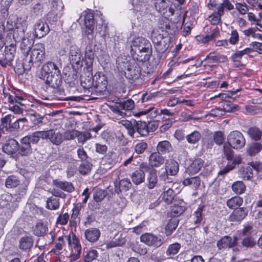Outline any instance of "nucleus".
Instances as JSON below:
<instances>
[{"label":"nucleus","mask_w":262,"mask_h":262,"mask_svg":"<svg viewBox=\"0 0 262 262\" xmlns=\"http://www.w3.org/2000/svg\"><path fill=\"white\" fill-rule=\"evenodd\" d=\"M130 48L133 59L141 62H145L149 59L151 46L147 39L142 37L135 38L132 41Z\"/></svg>","instance_id":"obj_1"},{"label":"nucleus","mask_w":262,"mask_h":262,"mask_svg":"<svg viewBox=\"0 0 262 262\" xmlns=\"http://www.w3.org/2000/svg\"><path fill=\"white\" fill-rule=\"evenodd\" d=\"M227 143L224 144V154L227 160L232 158L231 148L238 149L244 147L246 141L243 135L239 132L234 130L231 132L227 136Z\"/></svg>","instance_id":"obj_2"},{"label":"nucleus","mask_w":262,"mask_h":262,"mask_svg":"<svg viewBox=\"0 0 262 262\" xmlns=\"http://www.w3.org/2000/svg\"><path fill=\"white\" fill-rule=\"evenodd\" d=\"M40 140L37 132L23 137L20 140L19 154L23 156H29L32 154L34 148L31 144H36Z\"/></svg>","instance_id":"obj_3"},{"label":"nucleus","mask_w":262,"mask_h":262,"mask_svg":"<svg viewBox=\"0 0 262 262\" xmlns=\"http://www.w3.org/2000/svg\"><path fill=\"white\" fill-rule=\"evenodd\" d=\"M211 7L215 8L216 11L212 13L208 17V20L213 25H217L221 20V16L224 14L225 9L231 10L234 8L233 5L229 0H222L219 4H211Z\"/></svg>","instance_id":"obj_4"},{"label":"nucleus","mask_w":262,"mask_h":262,"mask_svg":"<svg viewBox=\"0 0 262 262\" xmlns=\"http://www.w3.org/2000/svg\"><path fill=\"white\" fill-rule=\"evenodd\" d=\"M135 60L134 59L129 60L126 62L124 61L120 62L119 59L117 60L121 69L126 70L125 72L126 78L133 80L138 79L140 77L141 73L139 65Z\"/></svg>","instance_id":"obj_5"},{"label":"nucleus","mask_w":262,"mask_h":262,"mask_svg":"<svg viewBox=\"0 0 262 262\" xmlns=\"http://www.w3.org/2000/svg\"><path fill=\"white\" fill-rule=\"evenodd\" d=\"M107 84L106 76L102 72H98L95 74L93 80L91 78L89 79L88 83L82 82V86L88 89L94 85L99 92H103L106 90Z\"/></svg>","instance_id":"obj_6"},{"label":"nucleus","mask_w":262,"mask_h":262,"mask_svg":"<svg viewBox=\"0 0 262 262\" xmlns=\"http://www.w3.org/2000/svg\"><path fill=\"white\" fill-rule=\"evenodd\" d=\"M134 106V101L131 99H128L124 101L116 102L113 105H109V107L114 113L122 117H125L127 116L126 111L132 110Z\"/></svg>","instance_id":"obj_7"},{"label":"nucleus","mask_w":262,"mask_h":262,"mask_svg":"<svg viewBox=\"0 0 262 262\" xmlns=\"http://www.w3.org/2000/svg\"><path fill=\"white\" fill-rule=\"evenodd\" d=\"M29 62L37 64L43 61L45 58V48L43 43H36L31 50Z\"/></svg>","instance_id":"obj_8"},{"label":"nucleus","mask_w":262,"mask_h":262,"mask_svg":"<svg viewBox=\"0 0 262 262\" xmlns=\"http://www.w3.org/2000/svg\"><path fill=\"white\" fill-rule=\"evenodd\" d=\"M37 132L40 139L49 140L53 144L56 145H60L63 140L62 135L54 129Z\"/></svg>","instance_id":"obj_9"},{"label":"nucleus","mask_w":262,"mask_h":262,"mask_svg":"<svg viewBox=\"0 0 262 262\" xmlns=\"http://www.w3.org/2000/svg\"><path fill=\"white\" fill-rule=\"evenodd\" d=\"M63 8L61 0H56L53 4L51 11L48 14L47 19L49 21L52 23L57 21L63 14Z\"/></svg>","instance_id":"obj_10"},{"label":"nucleus","mask_w":262,"mask_h":262,"mask_svg":"<svg viewBox=\"0 0 262 262\" xmlns=\"http://www.w3.org/2000/svg\"><path fill=\"white\" fill-rule=\"evenodd\" d=\"M69 245L71 248L72 260L77 259L80 255L81 247L79 239L75 234L72 233L67 237Z\"/></svg>","instance_id":"obj_11"},{"label":"nucleus","mask_w":262,"mask_h":262,"mask_svg":"<svg viewBox=\"0 0 262 262\" xmlns=\"http://www.w3.org/2000/svg\"><path fill=\"white\" fill-rule=\"evenodd\" d=\"M79 20L83 21L85 26V33L88 35L92 36L94 29V18L92 12L90 10L83 11L80 16Z\"/></svg>","instance_id":"obj_12"},{"label":"nucleus","mask_w":262,"mask_h":262,"mask_svg":"<svg viewBox=\"0 0 262 262\" xmlns=\"http://www.w3.org/2000/svg\"><path fill=\"white\" fill-rule=\"evenodd\" d=\"M155 34H152V41L156 44V50L160 53H163L169 47L170 38L169 37H163L159 34L158 36L155 37Z\"/></svg>","instance_id":"obj_13"},{"label":"nucleus","mask_w":262,"mask_h":262,"mask_svg":"<svg viewBox=\"0 0 262 262\" xmlns=\"http://www.w3.org/2000/svg\"><path fill=\"white\" fill-rule=\"evenodd\" d=\"M165 171L163 172L160 177L165 179L168 178V174L175 176L179 171V166L177 162L173 160H167L165 165Z\"/></svg>","instance_id":"obj_14"},{"label":"nucleus","mask_w":262,"mask_h":262,"mask_svg":"<svg viewBox=\"0 0 262 262\" xmlns=\"http://www.w3.org/2000/svg\"><path fill=\"white\" fill-rule=\"evenodd\" d=\"M140 240L147 245L155 247H160L163 244V240L161 237L148 233L142 234L140 237Z\"/></svg>","instance_id":"obj_15"},{"label":"nucleus","mask_w":262,"mask_h":262,"mask_svg":"<svg viewBox=\"0 0 262 262\" xmlns=\"http://www.w3.org/2000/svg\"><path fill=\"white\" fill-rule=\"evenodd\" d=\"M60 72L58 67L54 62L48 61L43 64L41 69L40 78L47 77L49 75H54Z\"/></svg>","instance_id":"obj_16"},{"label":"nucleus","mask_w":262,"mask_h":262,"mask_svg":"<svg viewBox=\"0 0 262 262\" xmlns=\"http://www.w3.org/2000/svg\"><path fill=\"white\" fill-rule=\"evenodd\" d=\"M48 24L42 20H38L34 25V32L37 37L41 38L49 32Z\"/></svg>","instance_id":"obj_17"},{"label":"nucleus","mask_w":262,"mask_h":262,"mask_svg":"<svg viewBox=\"0 0 262 262\" xmlns=\"http://www.w3.org/2000/svg\"><path fill=\"white\" fill-rule=\"evenodd\" d=\"M46 81V83L50 86L56 89L58 88L62 83L61 73L49 75L47 77L41 78Z\"/></svg>","instance_id":"obj_18"},{"label":"nucleus","mask_w":262,"mask_h":262,"mask_svg":"<svg viewBox=\"0 0 262 262\" xmlns=\"http://www.w3.org/2000/svg\"><path fill=\"white\" fill-rule=\"evenodd\" d=\"M203 165V161L201 159H196L193 161L184 173L183 176L193 175L199 171Z\"/></svg>","instance_id":"obj_19"},{"label":"nucleus","mask_w":262,"mask_h":262,"mask_svg":"<svg viewBox=\"0 0 262 262\" xmlns=\"http://www.w3.org/2000/svg\"><path fill=\"white\" fill-rule=\"evenodd\" d=\"M164 162V158L158 152H153L149 157V164L152 168L161 166Z\"/></svg>","instance_id":"obj_20"},{"label":"nucleus","mask_w":262,"mask_h":262,"mask_svg":"<svg viewBox=\"0 0 262 262\" xmlns=\"http://www.w3.org/2000/svg\"><path fill=\"white\" fill-rule=\"evenodd\" d=\"M172 183L168 182L167 185L166 183L163 186L164 192L162 196L163 201L167 204H170L172 202L174 194L173 189L171 188Z\"/></svg>","instance_id":"obj_21"},{"label":"nucleus","mask_w":262,"mask_h":262,"mask_svg":"<svg viewBox=\"0 0 262 262\" xmlns=\"http://www.w3.org/2000/svg\"><path fill=\"white\" fill-rule=\"evenodd\" d=\"M237 241L236 237L232 238L229 236H226L217 242V245L219 249L230 248L236 244Z\"/></svg>","instance_id":"obj_22"},{"label":"nucleus","mask_w":262,"mask_h":262,"mask_svg":"<svg viewBox=\"0 0 262 262\" xmlns=\"http://www.w3.org/2000/svg\"><path fill=\"white\" fill-rule=\"evenodd\" d=\"M18 145L19 144L17 141L10 139L6 141L3 147V150L8 155L13 154L18 149Z\"/></svg>","instance_id":"obj_23"},{"label":"nucleus","mask_w":262,"mask_h":262,"mask_svg":"<svg viewBox=\"0 0 262 262\" xmlns=\"http://www.w3.org/2000/svg\"><path fill=\"white\" fill-rule=\"evenodd\" d=\"M81 54L76 46H72L70 47L69 53V58L73 64H79L81 61Z\"/></svg>","instance_id":"obj_24"},{"label":"nucleus","mask_w":262,"mask_h":262,"mask_svg":"<svg viewBox=\"0 0 262 262\" xmlns=\"http://www.w3.org/2000/svg\"><path fill=\"white\" fill-rule=\"evenodd\" d=\"M133 114L135 117H139L141 116L148 115L151 118H155L158 115V111L154 106H150L142 111H134Z\"/></svg>","instance_id":"obj_25"},{"label":"nucleus","mask_w":262,"mask_h":262,"mask_svg":"<svg viewBox=\"0 0 262 262\" xmlns=\"http://www.w3.org/2000/svg\"><path fill=\"white\" fill-rule=\"evenodd\" d=\"M248 211L244 208H240L235 210L229 216V220L231 222L241 221L247 215Z\"/></svg>","instance_id":"obj_26"},{"label":"nucleus","mask_w":262,"mask_h":262,"mask_svg":"<svg viewBox=\"0 0 262 262\" xmlns=\"http://www.w3.org/2000/svg\"><path fill=\"white\" fill-rule=\"evenodd\" d=\"M86 239L90 242L97 241L100 235V231L97 228H91L86 229L84 232Z\"/></svg>","instance_id":"obj_27"},{"label":"nucleus","mask_w":262,"mask_h":262,"mask_svg":"<svg viewBox=\"0 0 262 262\" xmlns=\"http://www.w3.org/2000/svg\"><path fill=\"white\" fill-rule=\"evenodd\" d=\"M260 164L257 163L251 162L250 166L245 168L243 170V178L244 180H249L253 177L252 169L259 171Z\"/></svg>","instance_id":"obj_28"},{"label":"nucleus","mask_w":262,"mask_h":262,"mask_svg":"<svg viewBox=\"0 0 262 262\" xmlns=\"http://www.w3.org/2000/svg\"><path fill=\"white\" fill-rule=\"evenodd\" d=\"M53 184L56 187L69 192H72L74 190V187L71 182L66 181H59L55 180L53 181Z\"/></svg>","instance_id":"obj_29"},{"label":"nucleus","mask_w":262,"mask_h":262,"mask_svg":"<svg viewBox=\"0 0 262 262\" xmlns=\"http://www.w3.org/2000/svg\"><path fill=\"white\" fill-rule=\"evenodd\" d=\"M158 183L157 170L155 169H150L147 178V186L149 189L156 187Z\"/></svg>","instance_id":"obj_30"},{"label":"nucleus","mask_w":262,"mask_h":262,"mask_svg":"<svg viewBox=\"0 0 262 262\" xmlns=\"http://www.w3.org/2000/svg\"><path fill=\"white\" fill-rule=\"evenodd\" d=\"M184 180L182 181V184L184 186H189L193 189H197L201 184V180L198 177H184Z\"/></svg>","instance_id":"obj_31"},{"label":"nucleus","mask_w":262,"mask_h":262,"mask_svg":"<svg viewBox=\"0 0 262 262\" xmlns=\"http://www.w3.org/2000/svg\"><path fill=\"white\" fill-rule=\"evenodd\" d=\"M243 203V198L238 196H236L228 200L226 204L230 209H235L241 206Z\"/></svg>","instance_id":"obj_32"},{"label":"nucleus","mask_w":262,"mask_h":262,"mask_svg":"<svg viewBox=\"0 0 262 262\" xmlns=\"http://www.w3.org/2000/svg\"><path fill=\"white\" fill-rule=\"evenodd\" d=\"M131 178L135 184L139 185L144 181V172L141 170H136L131 174Z\"/></svg>","instance_id":"obj_33"},{"label":"nucleus","mask_w":262,"mask_h":262,"mask_svg":"<svg viewBox=\"0 0 262 262\" xmlns=\"http://www.w3.org/2000/svg\"><path fill=\"white\" fill-rule=\"evenodd\" d=\"M170 143L167 140H164L159 142L157 146L158 152L164 154L169 152L171 149Z\"/></svg>","instance_id":"obj_34"},{"label":"nucleus","mask_w":262,"mask_h":262,"mask_svg":"<svg viewBox=\"0 0 262 262\" xmlns=\"http://www.w3.org/2000/svg\"><path fill=\"white\" fill-rule=\"evenodd\" d=\"M15 51L16 46L14 43H11L10 45L6 46L5 58L8 62H11L13 60Z\"/></svg>","instance_id":"obj_35"},{"label":"nucleus","mask_w":262,"mask_h":262,"mask_svg":"<svg viewBox=\"0 0 262 262\" xmlns=\"http://www.w3.org/2000/svg\"><path fill=\"white\" fill-rule=\"evenodd\" d=\"M14 116L11 115H7L4 118L2 119L1 124H0L3 131L11 129V122L14 121Z\"/></svg>","instance_id":"obj_36"},{"label":"nucleus","mask_w":262,"mask_h":262,"mask_svg":"<svg viewBox=\"0 0 262 262\" xmlns=\"http://www.w3.org/2000/svg\"><path fill=\"white\" fill-rule=\"evenodd\" d=\"M178 223V220L176 218H172L169 221L165 227V233L167 236L171 235L172 232L176 230Z\"/></svg>","instance_id":"obj_37"},{"label":"nucleus","mask_w":262,"mask_h":262,"mask_svg":"<svg viewBox=\"0 0 262 262\" xmlns=\"http://www.w3.org/2000/svg\"><path fill=\"white\" fill-rule=\"evenodd\" d=\"M33 43L31 39L27 38H24L22 39L20 45V48L24 54L28 55L31 51V47L32 46Z\"/></svg>","instance_id":"obj_38"},{"label":"nucleus","mask_w":262,"mask_h":262,"mask_svg":"<svg viewBox=\"0 0 262 262\" xmlns=\"http://www.w3.org/2000/svg\"><path fill=\"white\" fill-rule=\"evenodd\" d=\"M135 128L141 136H146L149 133V129L145 122H136Z\"/></svg>","instance_id":"obj_39"},{"label":"nucleus","mask_w":262,"mask_h":262,"mask_svg":"<svg viewBox=\"0 0 262 262\" xmlns=\"http://www.w3.org/2000/svg\"><path fill=\"white\" fill-rule=\"evenodd\" d=\"M33 245V241L31 237L26 236L20 238L19 241V248L23 250H27Z\"/></svg>","instance_id":"obj_40"},{"label":"nucleus","mask_w":262,"mask_h":262,"mask_svg":"<svg viewBox=\"0 0 262 262\" xmlns=\"http://www.w3.org/2000/svg\"><path fill=\"white\" fill-rule=\"evenodd\" d=\"M48 231V227L42 223H37L33 229V233L37 236H42Z\"/></svg>","instance_id":"obj_41"},{"label":"nucleus","mask_w":262,"mask_h":262,"mask_svg":"<svg viewBox=\"0 0 262 262\" xmlns=\"http://www.w3.org/2000/svg\"><path fill=\"white\" fill-rule=\"evenodd\" d=\"M181 248V245L178 243L172 244L168 247L166 250V254L169 257H172L177 254Z\"/></svg>","instance_id":"obj_42"},{"label":"nucleus","mask_w":262,"mask_h":262,"mask_svg":"<svg viewBox=\"0 0 262 262\" xmlns=\"http://www.w3.org/2000/svg\"><path fill=\"white\" fill-rule=\"evenodd\" d=\"M262 149V145L259 143H253L250 145L247 151L250 156H253L258 153Z\"/></svg>","instance_id":"obj_43"},{"label":"nucleus","mask_w":262,"mask_h":262,"mask_svg":"<svg viewBox=\"0 0 262 262\" xmlns=\"http://www.w3.org/2000/svg\"><path fill=\"white\" fill-rule=\"evenodd\" d=\"M59 206V199L51 197L47 200V207L50 210H56Z\"/></svg>","instance_id":"obj_44"},{"label":"nucleus","mask_w":262,"mask_h":262,"mask_svg":"<svg viewBox=\"0 0 262 262\" xmlns=\"http://www.w3.org/2000/svg\"><path fill=\"white\" fill-rule=\"evenodd\" d=\"M19 184L18 178L12 175L9 176L6 180L5 186L7 188H13L17 186Z\"/></svg>","instance_id":"obj_45"},{"label":"nucleus","mask_w":262,"mask_h":262,"mask_svg":"<svg viewBox=\"0 0 262 262\" xmlns=\"http://www.w3.org/2000/svg\"><path fill=\"white\" fill-rule=\"evenodd\" d=\"M219 34V29H214L212 33L210 35L205 36H198L196 38L198 40H201L203 43H207L210 40L213 39Z\"/></svg>","instance_id":"obj_46"},{"label":"nucleus","mask_w":262,"mask_h":262,"mask_svg":"<svg viewBox=\"0 0 262 262\" xmlns=\"http://www.w3.org/2000/svg\"><path fill=\"white\" fill-rule=\"evenodd\" d=\"M248 133L249 136L254 140H259L262 136V133L260 130L256 127L250 128Z\"/></svg>","instance_id":"obj_47"},{"label":"nucleus","mask_w":262,"mask_h":262,"mask_svg":"<svg viewBox=\"0 0 262 262\" xmlns=\"http://www.w3.org/2000/svg\"><path fill=\"white\" fill-rule=\"evenodd\" d=\"M232 189L236 194H242L245 191L246 186L243 182L236 181L232 184Z\"/></svg>","instance_id":"obj_48"},{"label":"nucleus","mask_w":262,"mask_h":262,"mask_svg":"<svg viewBox=\"0 0 262 262\" xmlns=\"http://www.w3.org/2000/svg\"><path fill=\"white\" fill-rule=\"evenodd\" d=\"M236 92L237 91H231L228 94L221 93L218 96H215L214 97H219L222 100L225 101V102H231L235 99V97H233V96Z\"/></svg>","instance_id":"obj_49"},{"label":"nucleus","mask_w":262,"mask_h":262,"mask_svg":"<svg viewBox=\"0 0 262 262\" xmlns=\"http://www.w3.org/2000/svg\"><path fill=\"white\" fill-rule=\"evenodd\" d=\"M201 138V134L196 131H194L186 137L187 141L190 144H194L198 142Z\"/></svg>","instance_id":"obj_50"},{"label":"nucleus","mask_w":262,"mask_h":262,"mask_svg":"<svg viewBox=\"0 0 262 262\" xmlns=\"http://www.w3.org/2000/svg\"><path fill=\"white\" fill-rule=\"evenodd\" d=\"M92 164L88 162H85L82 163L79 167V172L82 175L88 174L91 169Z\"/></svg>","instance_id":"obj_51"},{"label":"nucleus","mask_w":262,"mask_h":262,"mask_svg":"<svg viewBox=\"0 0 262 262\" xmlns=\"http://www.w3.org/2000/svg\"><path fill=\"white\" fill-rule=\"evenodd\" d=\"M98 255V253L97 250L95 249H90L87 250L86 252L85 255L84 256L85 260L90 262L95 259Z\"/></svg>","instance_id":"obj_52"},{"label":"nucleus","mask_w":262,"mask_h":262,"mask_svg":"<svg viewBox=\"0 0 262 262\" xmlns=\"http://www.w3.org/2000/svg\"><path fill=\"white\" fill-rule=\"evenodd\" d=\"M91 134L88 132L81 133L78 131L77 135L76 137L77 138L78 142L83 144L86 141L91 138Z\"/></svg>","instance_id":"obj_53"},{"label":"nucleus","mask_w":262,"mask_h":262,"mask_svg":"<svg viewBox=\"0 0 262 262\" xmlns=\"http://www.w3.org/2000/svg\"><path fill=\"white\" fill-rule=\"evenodd\" d=\"M204 207V206H199L194 212L193 215L195 219L194 222L195 224H199L203 220V210Z\"/></svg>","instance_id":"obj_54"},{"label":"nucleus","mask_w":262,"mask_h":262,"mask_svg":"<svg viewBox=\"0 0 262 262\" xmlns=\"http://www.w3.org/2000/svg\"><path fill=\"white\" fill-rule=\"evenodd\" d=\"M147 148V144L143 141L137 143L135 146V151L138 154H142Z\"/></svg>","instance_id":"obj_55"},{"label":"nucleus","mask_w":262,"mask_h":262,"mask_svg":"<svg viewBox=\"0 0 262 262\" xmlns=\"http://www.w3.org/2000/svg\"><path fill=\"white\" fill-rule=\"evenodd\" d=\"M119 188L121 191H127L132 186V183L128 179L124 178L119 182Z\"/></svg>","instance_id":"obj_56"},{"label":"nucleus","mask_w":262,"mask_h":262,"mask_svg":"<svg viewBox=\"0 0 262 262\" xmlns=\"http://www.w3.org/2000/svg\"><path fill=\"white\" fill-rule=\"evenodd\" d=\"M235 9L241 15H245L249 11L248 6L245 3H236L235 5Z\"/></svg>","instance_id":"obj_57"},{"label":"nucleus","mask_w":262,"mask_h":262,"mask_svg":"<svg viewBox=\"0 0 262 262\" xmlns=\"http://www.w3.org/2000/svg\"><path fill=\"white\" fill-rule=\"evenodd\" d=\"M23 99L21 97L15 95H9L8 97V102L12 105L20 104L23 105L21 101Z\"/></svg>","instance_id":"obj_58"},{"label":"nucleus","mask_w":262,"mask_h":262,"mask_svg":"<svg viewBox=\"0 0 262 262\" xmlns=\"http://www.w3.org/2000/svg\"><path fill=\"white\" fill-rule=\"evenodd\" d=\"M255 244V242L252 236H245L242 241V245L246 247H252Z\"/></svg>","instance_id":"obj_59"},{"label":"nucleus","mask_w":262,"mask_h":262,"mask_svg":"<svg viewBox=\"0 0 262 262\" xmlns=\"http://www.w3.org/2000/svg\"><path fill=\"white\" fill-rule=\"evenodd\" d=\"M220 60V56L215 53L209 54L205 59V60L209 63H216Z\"/></svg>","instance_id":"obj_60"},{"label":"nucleus","mask_w":262,"mask_h":262,"mask_svg":"<svg viewBox=\"0 0 262 262\" xmlns=\"http://www.w3.org/2000/svg\"><path fill=\"white\" fill-rule=\"evenodd\" d=\"M59 242L57 243L55 246V248L53 249L51 252H53L55 254H59L60 253V251L63 248V246L64 244V242L61 237L58 238Z\"/></svg>","instance_id":"obj_61"},{"label":"nucleus","mask_w":262,"mask_h":262,"mask_svg":"<svg viewBox=\"0 0 262 262\" xmlns=\"http://www.w3.org/2000/svg\"><path fill=\"white\" fill-rule=\"evenodd\" d=\"M123 125L125 127L128 131V134L133 137L135 133V127L133 126L132 123L129 121H125Z\"/></svg>","instance_id":"obj_62"},{"label":"nucleus","mask_w":262,"mask_h":262,"mask_svg":"<svg viewBox=\"0 0 262 262\" xmlns=\"http://www.w3.org/2000/svg\"><path fill=\"white\" fill-rule=\"evenodd\" d=\"M78 131L76 130H70L66 131L64 134V139L67 140H73L77 135Z\"/></svg>","instance_id":"obj_63"},{"label":"nucleus","mask_w":262,"mask_h":262,"mask_svg":"<svg viewBox=\"0 0 262 262\" xmlns=\"http://www.w3.org/2000/svg\"><path fill=\"white\" fill-rule=\"evenodd\" d=\"M132 5L134 10L137 11H141L143 7L145 6L144 2L141 0H133Z\"/></svg>","instance_id":"obj_64"}]
</instances>
